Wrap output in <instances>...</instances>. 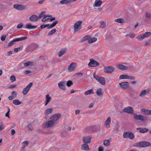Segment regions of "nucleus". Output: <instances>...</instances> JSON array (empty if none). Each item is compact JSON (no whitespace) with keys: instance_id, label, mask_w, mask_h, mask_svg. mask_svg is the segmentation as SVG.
<instances>
[{"instance_id":"f257e3e1","label":"nucleus","mask_w":151,"mask_h":151,"mask_svg":"<svg viewBox=\"0 0 151 151\" xmlns=\"http://www.w3.org/2000/svg\"><path fill=\"white\" fill-rule=\"evenodd\" d=\"M150 146H151V143L147 141H142L135 143V146L137 147H145Z\"/></svg>"},{"instance_id":"f03ea898","label":"nucleus","mask_w":151,"mask_h":151,"mask_svg":"<svg viewBox=\"0 0 151 151\" xmlns=\"http://www.w3.org/2000/svg\"><path fill=\"white\" fill-rule=\"evenodd\" d=\"M93 76L94 78L101 84L104 85L106 84V81L104 77L96 76L95 73L93 74Z\"/></svg>"},{"instance_id":"7ed1b4c3","label":"nucleus","mask_w":151,"mask_h":151,"mask_svg":"<svg viewBox=\"0 0 151 151\" xmlns=\"http://www.w3.org/2000/svg\"><path fill=\"white\" fill-rule=\"evenodd\" d=\"M150 35H151V32H147L137 37V39L140 41H142L143 39L147 38Z\"/></svg>"},{"instance_id":"20e7f679","label":"nucleus","mask_w":151,"mask_h":151,"mask_svg":"<svg viewBox=\"0 0 151 151\" xmlns=\"http://www.w3.org/2000/svg\"><path fill=\"white\" fill-rule=\"evenodd\" d=\"M82 23V21H78L76 22L74 25V31L76 32L81 29V25Z\"/></svg>"},{"instance_id":"39448f33","label":"nucleus","mask_w":151,"mask_h":151,"mask_svg":"<svg viewBox=\"0 0 151 151\" xmlns=\"http://www.w3.org/2000/svg\"><path fill=\"white\" fill-rule=\"evenodd\" d=\"M134 118L136 120H139L142 122H145L147 121V119L144 116L141 115L134 114Z\"/></svg>"},{"instance_id":"423d86ee","label":"nucleus","mask_w":151,"mask_h":151,"mask_svg":"<svg viewBox=\"0 0 151 151\" xmlns=\"http://www.w3.org/2000/svg\"><path fill=\"white\" fill-rule=\"evenodd\" d=\"M99 65V63L97 61L94 60L93 59H91L89 63L88 66L92 67H96L97 66Z\"/></svg>"},{"instance_id":"0eeeda50","label":"nucleus","mask_w":151,"mask_h":151,"mask_svg":"<svg viewBox=\"0 0 151 151\" xmlns=\"http://www.w3.org/2000/svg\"><path fill=\"white\" fill-rule=\"evenodd\" d=\"M84 38L88 40L89 43H91L95 42L97 40V38H96L94 37H91L89 35L85 36Z\"/></svg>"},{"instance_id":"6e6552de","label":"nucleus","mask_w":151,"mask_h":151,"mask_svg":"<svg viewBox=\"0 0 151 151\" xmlns=\"http://www.w3.org/2000/svg\"><path fill=\"white\" fill-rule=\"evenodd\" d=\"M13 7L15 9L19 10H22L26 9V6L24 5L19 4H15L13 5Z\"/></svg>"},{"instance_id":"1a4fd4ad","label":"nucleus","mask_w":151,"mask_h":151,"mask_svg":"<svg viewBox=\"0 0 151 151\" xmlns=\"http://www.w3.org/2000/svg\"><path fill=\"white\" fill-rule=\"evenodd\" d=\"M114 70V68L112 66L106 67L104 68V71L105 73H111Z\"/></svg>"},{"instance_id":"9d476101","label":"nucleus","mask_w":151,"mask_h":151,"mask_svg":"<svg viewBox=\"0 0 151 151\" xmlns=\"http://www.w3.org/2000/svg\"><path fill=\"white\" fill-rule=\"evenodd\" d=\"M123 111L124 112L128 114H133L134 112L133 108L131 106H128L125 108L123 109Z\"/></svg>"},{"instance_id":"9b49d317","label":"nucleus","mask_w":151,"mask_h":151,"mask_svg":"<svg viewBox=\"0 0 151 151\" xmlns=\"http://www.w3.org/2000/svg\"><path fill=\"white\" fill-rule=\"evenodd\" d=\"M61 117V115L60 114H57L53 115L51 117V119L55 123Z\"/></svg>"},{"instance_id":"f8f14e48","label":"nucleus","mask_w":151,"mask_h":151,"mask_svg":"<svg viewBox=\"0 0 151 151\" xmlns=\"http://www.w3.org/2000/svg\"><path fill=\"white\" fill-rule=\"evenodd\" d=\"M32 84V83H30L29 84L24 88L23 91V93L24 95L26 94L29 91L31 87Z\"/></svg>"},{"instance_id":"ddd939ff","label":"nucleus","mask_w":151,"mask_h":151,"mask_svg":"<svg viewBox=\"0 0 151 151\" xmlns=\"http://www.w3.org/2000/svg\"><path fill=\"white\" fill-rule=\"evenodd\" d=\"M55 124L51 119L48 121L45 124V127L47 128H50L52 127Z\"/></svg>"},{"instance_id":"4468645a","label":"nucleus","mask_w":151,"mask_h":151,"mask_svg":"<svg viewBox=\"0 0 151 151\" xmlns=\"http://www.w3.org/2000/svg\"><path fill=\"white\" fill-rule=\"evenodd\" d=\"M76 66V64L75 63H71L68 67V70L69 72H71L73 71Z\"/></svg>"},{"instance_id":"2eb2a0df","label":"nucleus","mask_w":151,"mask_h":151,"mask_svg":"<svg viewBox=\"0 0 151 151\" xmlns=\"http://www.w3.org/2000/svg\"><path fill=\"white\" fill-rule=\"evenodd\" d=\"M29 20L31 22H36L39 20L38 16L35 15H32L29 17Z\"/></svg>"},{"instance_id":"dca6fc26","label":"nucleus","mask_w":151,"mask_h":151,"mask_svg":"<svg viewBox=\"0 0 151 151\" xmlns=\"http://www.w3.org/2000/svg\"><path fill=\"white\" fill-rule=\"evenodd\" d=\"M119 78L120 79H130L133 80V77L131 76H129L127 75H121L119 77Z\"/></svg>"},{"instance_id":"f3484780","label":"nucleus","mask_w":151,"mask_h":151,"mask_svg":"<svg viewBox=\"0 0 151 151\" xmlns=\"http://www.w3.org/2000/svg\"><path fill=\"white\" fill-rule=\"evenodd\" d=\"M52 17V15H44V17L42 19V21L44 22L45 21L50 20Z\"/></svg>"},{"instance_id":"a211bd4d","label":"nucleus","mask_w":151,"mask_h":151,"mask_svg":"<svg viewBox=\"0 0 151 151\" xmlns=\"http://www.w3.org/2000/svg\"><path fill=\"white\" fill-rule=\"evenodd\" d=\"M65 81H60L58 83V86L59 88L64 90L65 89Z\"/></svg>"},{"instance_id":"6ab92c4d","label":"nucleus","mask_w":151,"mask_h":151,"mask_svg":"<svg viewBox=\"0 0 151 151\" xmlns=\"http://www.w3.org/2000/svg\"><path fill=\"white\" fill-rule=\"evenodd\" d=\"M111 122V118L110 117L107 118L105 122V126L106 128H109L110 127V123Z\"/></svg>"},{"instance_id":"aec40b11","label":"nucleus","mask_w":151,"mask_h":151,"mask_svg":"<svg viewBox=\"0 0 151 151\" xmlns=\"http://www.w3.org/2000/svg\"><path fill=\"white\" fill-rule=\"evenodd\" d=\"M91 137L89 136L84 137L83 138V142L86 144L90 143L91 141Z\"/></svg>"},{"instance_id":"412c9836","label":"nucleus","mask_w":151,"mask_h":151,"mask_svg":"<svg viewBox=\"0 0 151 151\" xmlns=\"http://www.w3.org/2000/svg\"><path fill=\"white\" fill-rule=\"evenodd\" d=\"M121 87L123 88H126L129 86L128 82H124L120 83L119 84Z\"/></svg>"},{"instance_id":"4be33fe9","label":"nucleus","mask_w":151,"mask_h":151,"mask_svg":"<svg viewBox=\"0 0 151 151\" xmlns=\"http://www.w3.org/2000/svg\"><path fill=\"white\" fill-rule=\"evenodd\" d=\"M102 1L101 0H96L93 4L94 7H99L101 4Z\"/></svg>"},{"instance_id":"5701e85b","label":"nucleus","mask_w":151,"mask_h":151,"mask_svg":"<svg viewBox=\"0 0 151 151\" xmlns=\"http://www.w3.org/2000/svg\"><path fill=\"white\" fill-rule=\"evenodd\" d=\"M117 67L122 70H126L127 69L128 67L121 64H118L116 65Z\"/></svg>"},{"instance_id":"b1692460","label":"nucleus","mask_w":151,"mask_h":151,"mask_svg":"<svg viewBox=\"0 0 151 151\" xmlns=\"http://www.w3.org/2000/svg\"><path fill=\"white\" fill-rule=\"evenodd\" d=\"M137 130H139V132L142 133L145 132L149 130V129L146 128H137Z\"/></svg>"},{"instance_id":"393cba45","label":"nucleus","mask_w":151,"mask_h":151,"mask_svg":"<svg viewBox=\"0 0 151 151\" xmlns=\"http://www.w3.org/2000/svg\"><path fill=\"white\" fill-rule=\"evenodd\" d=\"M53 110V109L52 108L48 109L44 111V113L46 116H47L52 112Z\"/></svg>"},{"instance_id":"a878e982","label":"nucleus","mask_w":151,"mask_h":151,"mask_svg":"<svg viewBox=\"0 0 151 151\" xmlns=\"http://www.w3.org/2000/svg\"><path fill=\"white\" fill-rule=\"evenodd\" d=\"M46 101L45 102V106H46L48 104L50 101L51 97L49 96V94L47 95L46 96Z\"/></svg>"},{"instance_id":"bb28decb","label":"nucleus","mask_w":151,"mask_h":151,"mask_svg":"<svg viewBox=\"0 0 151 151\" xmlns=\"http://www.w3.org/2000/svg\"><path fill=\"white\" fill-rule=\"evenodd\" d=\"M26 28L29 29H33L37 27V26L32 25L31 23L26 24Z\"/></svg>"},{"instance_id":"cd10ccee","label":"nucleus","mask_w":151,"mask_h":151,"mask_svg":"<svg viewBox=\"0 0 151 151\" xmlns=\"http://www.w3.org/2000/svg\"><path fill=\"white\" fill-rule=\"evenodd\" d=\"M81 149L84 150L86 151H88L90 150V149L88 147V145L86 143L83 144L81 146Z\"/></svg>"},{"instance_id":"c85d7f7f","label":"nucleus","mask_w":151,"mask_h":151,"mask_svg":"<svg viewBox=\"0 0 151 151\" xmlns=\"http://www.w3.org/2000/svg\"><path fill=\"white\" fill-rule=\"evenodd\" d=\"M140 111L141 113L145 115H148L149 110L146 109H140Z\"/></svg>"},{"instance_id":"c756f323","label":"nucleus","mask_w":151,"mask_h":151,"mask_svg":"<svg viewBox=\"0 0 151 151\" xmlns=\"http://www.w3.org/2000/svg\"><path fill=\"white\" fill-rule=\"evenodd\" d=\"M13 103L16 105H19L22 104V102L18 99L14 100L13 101Z\"/></svg>"},{"instance_id":"7c9ffc66","label":"nucleus","mask_w":151,"mask_h":151,"mask_svg":"<svg viewBox=\"0 0 151 151\" xmlns=\"http://www.w3.org/2000/svg\"><path fill=\"white\" fill-rule=\"evenodd\" d=\"M27 38V37H21L19 38H17L14 39V41H21L25 40Z\"/></svg>"},{"instance_id":"2f4dec72","label":"nucleus","mask_w":151,"mask_h":151,"mask_svg":"<svg viewBox=\"0 0 151 151\" xmlns=\"http://www.w3.org/2000/svg\"><path fill=\"white\" fill-rule=\"evenodd\" d=\"M94 93L93 91V90L91 89L88 90L84 92V94L85 95L90 94L91 93Z\"/></svg>"},{"instance_id":"473e14b6","label":"nucleus","mask_w":151,"mask_h":151,"mask_svg":"<svg viewBox=\"0 0 151 151\" xmlns=\"http://www.w3.org/2000/svg\"><path fill=\"white\" fill-rule=\"evenodd\" d=\"M130 132H124L123 134V137L124 138H127L129 137V134H130Z\"/></svg>"},{"instance_id":"72a5a7b5","label":"nucleus","mask_w":151,"mask_h":151,"mask_svg":"<svg viewBox=\"0 0 151 151\" xmlns=\"http://www.w3.org/2000/svg\"><path fill=\"white\" fill-rule=\"evenodd\" d=\"M66 51V50L65 49L62 50L59 53L58 55L59 57H60L63 55Z\"/></svg>"},{"instance_id":"f704fd0d","label":"nucleus","mask_w":151,"mask_h":151,"mask_svg":"<svg viewBox=\"0 0 151 151\" xmlns=\"http://www.w3.org/2000/svg\"><path fill=\"white\" fill-rule=\"evenodd\" d=\"M60 3L61 4H70L68 0H62L60 1Z\"/></svg>"},{"instance_id":"c9c22d12","label":"nucleus","mask_w":151,"mask_h":151,"mask_svg":"<svg viewBox=\"0 0 151 151\" xmlns=\"http://www.w3.org/2000/svg\"><path fill=\"white\" fill-rule=\"evenodd\" d=\"M147 91L146 90H142L140 93L139 95L140 97H142L145 96L146 94Z\"/></svg>"},{"instance_id":"e433bc0d","label":"nucleus","mask_w":151,"mask_h":151,"mask_svg":"<svg viewBox=\"0 0 151 151\" xmlns=\"http://www.w3.org/2000/svg\"><path fill=\"white\" fill-rule=\"evenodd\" d=\"M103 144L104 145L108 146H109L110 145V142L109 140H107L104 141Z\"/></svg>"},{"instance_id":"4c0bfd02","label":"nucleus","mask_w":151,"mask_h":151,"mask_svg":"<svg viewBox=\"0 0 151 151\" xmlns=\"http://www.w3.org/2000/svg\"><path fill=\"white\" fill-rule=\"evenodd\" d=\"M100 27L101 28H103L106 27V23L104 22L103 21H101L100 22Z\"/></svg>"},{"instance_id":"58836bf2","label":"nucleus","mask_w":151,"mask_h":151,"mask_svg":"<svg viewBox=\"0 0 151 151\" xmlns=\"http://www.w3.org/2000/svg\"><path fill=\"white\" fill-rule=\"evenodd\" d=\"M114 21L116 22H117L120 23H123L124 22V20L122 18L115 19Z\"/></svg>"},{"instance_id":"ea45409f","label":"nucleus","mask_w":151,"mask_h":151,"mask_svg":"<svg viewBox=\"0 0 151 151\" xmlns=\"http://www.w3.org/2000/svg\"><path fill=\"white\" fill-rule=\"evenodd\" d=\"M102 90L101 89V88H98L97 91H96V93L98 95V96H100L102 94Z\"/></svg>"},{"instance_id":"a19ab883","label":"nucleus","mask_w":151,"mask_h":151,"mask_svg":"<svg viewBox=\"0 0 151 151\" xmlns=\"http://www.w3.org/2000/svg\"><path fill=\"white\" fill-rule=\"evenodd\" d=\"M56 31V29H54L51 30V31H50L48 33L47 35L48 36L51 35L55 33Z\"/></svg>"},{"instance_id":"79ce46f5","label":"nucleus","mask_w":151,"mask_h":151,"mask_svg":"<svg viewBox=\"0 0 151 151\" xmlns=\"http://www.w3.org/2000/svg\"><path fill=\"white\" fill-rule=\"evenodd\" d=\"M33 63L32 62H28L27 63H24V66H29L31 65Z\"/></svg>"},{"instance_id":"37998d69","label":"nucleus","mask_w":151,"mask_h":151,"mask_svg":"<svg viewBox=\"0 0 151 151\" xmlns=\"http://www.w3.org/2000/svg\"><path fill=\"white\" fill-rule=\"evenodd\" d=\"M45 12H42L38 16V18H39V20L43 16L44 17V15L43 14H45Z\"/></svg>"},{"instance_id":"c03bdc74","label":"nucleus","mask_w":151,"mask_h":151,"mask_svg":"<svg viewBox=\"0 0 151 151\" xmlns=\"http://www.w3.org/2000/svg\"><path fill=\"white\" fill-rule=\"evenodd\" d=\"M129 137L130 139H133L134 137L133 134L130 132Z\"/></svg>"},{"instance_id":"a18cd8bd","label":"nucleus","mask_w":151,"mask_h":151,"mask_svg":"<svg viewBox=\"0 0 151 151\" xmlns=\"http://www.w3.org/2000/svg\"><path fill=\"white\" fill-rule=\"evenodd\" d=\"M28 144V142L27 141H25L23 142L22 145L23 146L25 147L26 146H27Z\"/></svg>"},{"instance_id":"49530a36","label":"nucleus","mask_w":151,"mask_h":151,"mask_svg":"<svg viewBox=\"0 0 151 151\" xmlns=\"http://www.w3.org/2000/svg\"><path fill=\"white\" fill-rule=\"evenodd\" d=\"M73 83L72 81H69L67 82L66 85L68 86L69 87Z\"/></svg>"},{"instance_id":"de8ad7c7","label":"nucleus","mask_w":151,"mask_h":151,"mask_svg":"<svg viewBox=\"0 0 151 151\" xmlns=\"http://www.w3.org/2000/svg\"><path fill=\"white\" fill-rule=\"evenodd\" d=\"M10 79L12 82H14L16 81V78L15 77L13 76H11L10 77Z\"/></svg>"},{"instance_id":"09e8293b","label":"nucleus","mask_w":151,"mask_h":151,"mask_svg":"<svg viewBox=\"0 0 151 151\" xmlns=\"http://www.w3.org/2000/svg\"><path fill=\"white\" fill-rule=\"evenodd\" d=\"M119 126V123H117L116 124V126L115 127V130L116 132H118L119 130V128L118 127Z\"/></svg>"},{"instance_id":"8fccbe9b","label":"nucleus","mask_w":151,"mask_h":151,"mask_svg":"<svg viewBox=\"0 0 151 151\" xmlns=\"http://www.w3.org/2000/svg\"><path fill=\"white\" fill-rule=\"evenodd\" d=\"M14 42H17V41H14V40H13L11 41H10L8 45V47H10L12 45H13Z\"/></svg>"},{"instance_id":"3c124183","label":"nucleus","mask_w":151,"mask_h":151,"mask_svg":"<svg viewBox=\"0 0 151 151\" xmlns=\"http://www.w3.org/2000/svg\"><path fill=\"white\" fill-rule=\"evenodd\" d=\"M27 127L29 130L30 131H32L33 129V127L30 124L27 125Z\"/></svg>"},{"instance_id":"603ef678","label":"nucleus","mask_w":151,"mask_h":151,"mask_svg":"<svg viewBox=\"0 0 151 151\" xmlns=\"http://www.w3.org/2000/svg\"><path fill=\"white\" fill-rule=\"evenodd\" d=\"M49 25V24H46L45 25H41L40 27L42 29L44 28L47 27Z\"/></svg>"},{"instance_id":"864d4df0","label":"nucleus","mask_w":151,"mask_h":151,"mask_svg":"<svg viewBox=\"0 0 151 151\" xmlns=\"http://www.w3.org/2000/svg\"><path fill=\"white\" fill-rule=\"evenodd\" d=\"M23 24L22 23H20L18 24L17 26V28H20L22 27L23 26Z\"/></svg>"},{"instance_id":"5fc2aeb1","label":"nucleus","mask_w":151,"mask_h":151,"mask_svg":"<svg viewBox=\"0 0 151 151\" xmlns=\"http://www.w3.org/2000/svg\"><path fill=\"white\" fill-rule=\"evenodd\" d=\"M6 38V35L1 36V40L2 41H3L5 40Z\"/></svg>"},{"instance_id":"6e6d98bb","label":"nucleus","mask_w":151,"mask_h":151,"mask_svg":"<svg viewBox=\"0 0 151 151\" xmlns=\"http://www.w3.org/2000/svg\"><path fill=\"white\" fill-rule=\"evenodd\" d=\"M15 133V131L14 129H12L11 130V134L12 135H13Z\"/></svg>"},{"instance_id":"4d7b16f0","label":"nucleus","mask_w":151,"mask_h":151,"mask_svg":"<svg viewBox=\"0 0 151 151\" xmlns=\"http://www.w3.org/2000/svg\"><path fill=\"white\" fill-rule=\"evenodd\" d=\"M58 22V21H56L54 22L51 24L52 25V26L54 27L55 26V25L57 24Z\"/></svg>"},{"instance_id":"13d9d810","label":"nucleus","mask_w":151,"mask_h":151,"mask_svg":"<svg viewBox=\"0 0 151 151\" xmlns=\"http://www.w3.org/2000/svg\"><path fill=\"white\" fill-rule=\"evenodd\" d=\"M31 73V72L29 70H26L24 72V73L25 74H28L29 73Z\"/></svg>"},{"instance_id":"bf43d9fd","label":"nucleus","mask_w":151,"mask_h":151,"mask_svg":"<svg viewBox=\"0 0 151 151\" xmlns=\"http://www.w3.org/2000/svg\"><path fill=\"white\" fill-rule=\"evenodd\" d=\"M146 16L147 17H151V14L149 13H146Z\"/></svg>"},{"instance_id":"052dcab7","label":"nucleus","mask_w":151,"mask_h":151,"mask_svg":"<svg viewBox=\"0 0 151 151\" xmlns=\"http://www.w3.org/2000/svg\"><path fill=\"white\" fill-rule=\"evenodd\" d=\"M104 148L102 147H100L98 149V151H103Z\"/></svg>"},{"instance_id":"680f3d73","label":"nucleus","mask_w":151,"mask_h":151,"mask_svg":"<svg viewBox=\"0 0 151 151\" xmlns=\"http://www.w3.org/2000/svg\"><path fill=\"white\" fill-rule=\"evenodd\" d=\"M129 36H130V37L131 38H133L135 36V35L134 34H130V35H129Z\"/></svg>"},{"instance_id":"e2e57ef3","label":"nucleus","mask_w":151,"mask_h":151,"mask_svg":"<svg viewBox=\"0 0 151 151\" xmlns=\"http://www.w3.org/2000/svg\"><path fill=\"white\" fill-rule=\"evenodd\" d=\"M45 1V0H41L39 1L38 2V3L40 4H42Z\"/></svg>"},{"instance_id":"0e129e2a","label":"nucleus","mask_w":151,"mask_h":151,"mask_svg":"<svg viewBox=\"0 0 151 151\" xmlns=\"http://www.w3.org/2000/svg\"><path fill=\"white\" fill-rule=\"evenodd\" d=\"M80 111L79 110H76L75 111V114L76 115H78L80 113Z\"/></svg>"},{"instance_id":"69168bd1","label":"nucleus","mask_w":151,"mask_h":151,"mask_svg":"<svg viewBox=\"0 0 151 151\" xmlns=\"http://www.w3.org/2000/svg\"><path fill=\"white\" fill-rule=\"evenodd\" d=\"M12 54V51H9L7 53V56H9Z\"/></svg>"},{"instance_id":"338daca9","label":"nucleus","mask_w":151,"mask_h":151,"mask_svg":"<svg viewBox=\"0 0 151 151\" xmlns=\"http://www.w3.org/2000/svg\"><path fill=\"white\" fill-rule=\"evenodd\" d=\"M12 94L13 95L15 96L17 94V93L15 91H13L12 93Z\"/></svg>"},{"instance_id":"774afa93","label":"nucleus","mask_w":151,"mask_h":151,"mask_svg":"<svg viewBox=\"0 0 151 151\" xmlns=\"http://www.w3.org/2000/svg\"><path fill=\"white\" fill-rule=\"evenodd\" d=\"M93 105H94V104L93 103H91L89 105V106L88 108H92L93 106Z\"/></svg>"}]
</instances>
